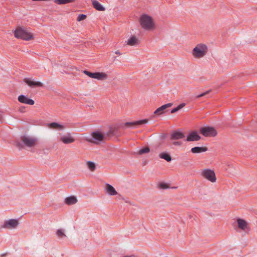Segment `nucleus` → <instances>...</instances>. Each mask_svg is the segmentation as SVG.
<instances>
[{"mask_svg": "<svg viewBox=\"0 0 257 257\" xmlns=\"http://www.w3.org/2000/svg\"><path fill=\"white\" fill-rule=\"evenodd\" d=\"M141 28L147 31H153L156 28V23L154 18L147 14H142L139 18Z\"/></svg>", "mask_w": 257, "mask_h": 257, "instance_id": "nucleus-1", "label": "nucleus"}, {"mask_svg": "<svg viewBox=\"0 0 257 257\" xmlns=\"http://www.w3.org/2000/svg\"><path fill=\"white\" fill-rule=\"evenodd\" d=\"M115 53L116 54L121 55V53H120V51L119 50H117V51H115Z\"/></svg>", "mask_w": 257, "mask_h": 257, "instance_id": "nucleus-35", "label": "nucleus"}, {"mask_svg": "<svg viewBox=\"0 0 257 257\" xmlns=\"http://www.w3.org/2000/svg\"><path fill=\"white\" fill-rule=\"evenodd\" d=\"M182 143L180 142L175 141L172 143V145L174 146H180Z\"/></svg>", "mask_w": 257, "mask_h": 257, "instance_id": "nucleus-32", "label": "nucleus"}, {"mask_svg": "<svg viewBox=\"0 0 257 257\" xmlns=\"http://www.w3.org/2000/svg\"><path fill=\"white\" fill-rule=\"evenodd\" d=\"M14 34L16 38L25 41H30L34 39L33 34L22 26H18L14 30Z\"/></svg>", "mask_w": 257, "mask_h": 257, "instance_id": "nucleus-2", "label": "nucleus"}, {"mask_svg": "<svg viewBox=\"0 0 257 257\" xmlns=\"http://www.w3.org/2000/svg\"><path fill=\"white\" fill-rule=\"evenodd\" d=\"M77 202L76 197L71 196L66 198L65 199V202L67 205H72L75 204Z\"/></svg>", "mask_w": 257, "mask_h": 257, "instance_id": "nucleus-22", "label": "nucleus"}, {"mask_svg": "<svg viewBox=\"0 0 257 257\" xmlns=\"http://www.w3.org/2000/svg\"><path fill=\"white\" fill-rule=\"evenodd\" d=\"M83 73L91 78L96 79L98 80H103L108 77L107 75L104 72L92 73L87 70L83 71Z\"/></svg>", "mask_w": 257, "mask_h": 257, "instance_id": "nucleus-6", "label": "nucleus"}, {"mask_svg": "<svg viewBox=\"0 0 257 257\" xmlns=\"http://www.w3.org/2000/svg\"><path fill=\"white\" fill-rule=\"evenodd\" d=\"M126 44L131 46H135L139 44V40L137 37L133 36L127 40Z\"/></svg>", "mask_w": 257, "mask_h": 257, "instance_id": "nucleus-19", "label": "nucleus"}, {"mask_svg": "<svg viewBox=\"0 0 257 257\" xmlns=\"http://www.w3.org/2000/svg\"><path fill=\"white\" fill-rule=\"evenodd\" d=\"M60 141L65 145L71 144L75 142V139L70 134L68 133L60 137Z\"/></svg>", "mask_w": 257, "mask_h": 257, "instance_id": "nucleus-11", "label": "nucleus"}, {"mask_svg": "<svg viewBox=\"0 0 257 257\" xmlns=\"http://www.w3.org/2000/svg\"><path fill=\"white\" fill-rule=\"evenodd\" d=\"M200 175L204 179L211 183L216 181V177L214 171L210 169H203L200 172Z\"/></svg>", "mask_w": 257, "mask_h": 257, "instance_id": "nucleus-4", "label": "nucleus"}, {"mask_svg": "<svg viewBox=\"0 0 257 257\" xmlns=\"http://www.w3.org/2000/svg\"><path fill=\"white\" fill-rule=\"evenodd\" d=\"M160 158L166 160L168 162L171 161L172 158L169 154L167 153H162L159 154Z\"/></svg>", "mask_w": 257, "mask_h": 257, "instance_id": "nucleus-25", "label": "nucleus"}, {"mask_svg": "<svg viewBox=\"0 0 257 257\" xmlns=\"http://www.w3.org/2000/svg\"><path fill=\"white\" fill-rule=\"evenodd\" d=\"M17 146L18 147H20L21 146V144L19 143H18L17 144Z\"/></svg>", "mask_w": 257, "mask_h": 257, "instance_id": "nucleus-36", "label": "nucleus"}, {"mask_svg": "<svg viewBox=\"0 0 257 257\" xmlns=\"http://www.w3.org/2000/svg\"><path fill=\"white\" fill-rule=\"evenodd\" d=\"M150 152V149L148 147H146L145 148L139 150L138 154L139 155H142L144 154L148 153Z\"/></svg>", "mask_w": 257, "mask_h": 257, "instance_id": "nucleus-29", "label": "nucleus"}, {"mask_svg": "<svg viewBox=\"0 0 257 257\" xmlns=\"http://www.w3.org/2000/svg\"><path fill=\"white\" fill-rule=\"evenodd\" d=\"M201 137L196 131H192L187 135L186 141L194 142L200 140Z\"/></svg>", "mask_w": 257, "mask_h": 257, "instance_id": "nucleus-13", "label": "nucleus"}, {"mask_svg": "<svg viewBox=\"0 0 257 257\" xmlns=\"http://www.w3.org/2000/svg\"><path fill=\"white\" fill-rule=\"evenodd\" d=\"M19 224L18 219H10L5 221L2 227L10 230L16 228Z\"/></svg>", "mask_w": 257, "mask_h": 257, "instance_id": "nucleus-8", "label": "nucleus"}, {"mask_svg": "<svg viewBox=\"0 0 257 257\" xmlns=\"http://www.w3.org/2000/svg\"><path fill=\"white\" fill-rule=\"evenodd\" d=\"M207 151V148L205 147H195L191 149V152L193 153H200Z\"/></svg>", "mask_w": 257, "mask_h": 257, "instance_id": "nucleus-23", "label": "nucleus"}, {"mask_svg": "<svg viewBox=\"0 0 257 257\" xmlns=\"http://www.w3.org/2000/svg\"><path fill=\"white\" fill-rule=\"evenodd\" d=\"M86 166L88 169L91 172H94L96 169V165L95 163L91 161H87Z\"/></svg>", "mask_w": 257, "mask_h": 257, "instance_id": "nucleus-24", "label": "nucleus"}, {"mask_svg": "<svg viewBox=\"0 0 257 257\" xmlns=\"http://www.w3.org/2000/svg\"><path fill=\"white\" fill-rule=\"evenodd\" d=\"M86 15L84 14H80L78 16L77 20L78 22H80L81 21L84 20L86 18Z\"/></svg>", "mask_w": 257, "mask_h": 257, "instance_id": "nucleus-30", "label": "nucleus"}, {"mask_svg": "<svg viewBox=\"0 0 257 257\" xmlns=\"http://www.w3.org/2000/svg\"><path fill=\"white\" fill-rule=\"evenodd\" d=\"M18 100L20 102L22 103L28 105H32L35 103L34 100L24 95H21L19 96L18 97Z\"/></svg>", "mask_w": 257, "mask_h": 257, "instance_id": "nucleus-14", "label": "nucleus"}, {"mask_svg": "<svg viewBox=\"0 0 257 257\" xmlns=\"http://www.w3.org/2000/svg\"><path fill=\"white\" fill-rule=\"evenodd\" d=\"M21 140L25 146L29 148H34L37 145L38 139L30 136H23L21 137Z\"/></svg>", "mask_w": 257, "mask_h": 257, "instance_id": "nucleus-5", "label": "nucleus"}, {"mask_svg": "<svg viewBox=\"0 0 257 257\" xmlns=\"http://www.w3.org/2000/svg\"><path fill=\"white\" fill-rule=\"evenodd\" d=\"M93 7L97 11H104L105 8L96 0H91Z\"/></svg>", "mask_w": 257, "mask_h": 257, "instance_id": "nucleus-20", "label": "nucleus"}, {"mask_svg": "<svg viewBox=\"0 0 257 257\" xmlns=\"http://www.w3.org/2000/svg\"><path fill=\"white\" fill-rule=\"evenodd\" d=\"M148 119H143V120L136 121H134V122H126L124 124V125L126 127L134 126H136V125H142L143 124H146V123H148Z\"/></svg>", "mask_w": 257, "mask_h": 257, "instance_id": "nucleus-16", "label": "nucleus"}, {"mask_svg": "<svg viewBox=\"0 0 257 257\" xmlns=\"http://www.w3.org/2000/svg\"><path fill=\"white\" fill-rule=\"evenodd\" d=\"M173 105V104L172 103H169L166 104H164L161 107L157 108L155 111L154 113L158 114V115H161L163 114L165 112V110L167 109V108L170 107Z\"/></svg>", "mask_w": 257, "mask_h": 257, "instance_id": "nucleus-15", "label": "nucleus"}, {"mask_svg": "<svg viewBox=\"0 0 257 257\" xmlns=\"http://www.w3.org/2000/svg\"><path fill=\"white\" fill-rule=\"evenodd\" d=\"M92 138L88 139L87 141L90 143L98 144L104 139V136L99 132H93L92 135Z\"/></svg>", "mask_w": 257, "mask_h": 257, "instance_id": "nucleus-9", "label": "nucleus"}, {"mask_svg": "<svg viewBox=\"0 0 257 257\" xmlns=\"http://www.w3.org/2000/svg\"><path fill=\"white\" fill-rule=\"evenodd\" d=\"M237 226L238 229L241 231L248 233L250 230V226L248 223L245 220L241 218L236 219Z\"/></svg>", "mask_w": 257, "mask_h": 257, "instance_id": "nucleus-10", "label": "nucleus"}, {"mask_svg": "<svg viewBox=\"0 0 257 257\" xmlns=\"http://www.w3.org/2000/svg\"><path fill=\"white\" fill-rule=\"evenodd\" d=\"M208 48L206 44L199 43L193 49L191 54L196 59H201L207 54Z\"/></svg>", "mask_w": 257, "mask_h": 257, "instance_id": "nucleus-3", "label": "nucleus"}, {"mask_svg": "<svg viewBox=\"0 0 257 257\" xmlns=\"http://www.w3.org/2000/svg\"><path fill=\"white\" fill-rule=\"evenodd\" d=\"M185 137L184 135L179 132H175L171 134V140H179L183 139Z\"/></svg>", "mask_w": 257, "mask_h": 257, "instance_id": "nucleus-21", "label": "nucleus"}, {"mask_svg": "<svg viewBox=\"0 0 257 257\" xmlns=\"http://www.w3.org/2000/svg\"><path fill=\"white\" fill-rule=\"evenodd\" d=\"M75 0H54V2L58 5H64L75 2Z\"/></svg>", "mask_w": 257, "mask_h": 257, "instance_id": "nucleus-26", "label": "nucleus"}, {"mask_svg": "<svg viewBox=\"0 0 257 257\" xmlns=\"http://www.w3.org/2000/svg\"><path fill=\"white\" fill-rule=\"evenodd\" d=\"M105 191L109 195L113 196L117 194L115 188L110 184H107L105 187Z\"/></svg>", "mask_w": 257, "mask_h": 257, "instance_id": "nucleus-18", "label": "nucleus"}, {"mask_svg": "<svg viewBox=\"0 0 257 257\" xmlns=\"http://www.w3.org/2000/svg\"><path fill=\"white\" fill-rule=\"evenodd\" d=\"M185 105V103H181L180 105H179L177 107L172 109L171 111V112L172 113H175V112L178 111L179 110L182 108L183 107H184Z\"/></svg>", "mask_w": 257, "mask_h": 257, "instance_id": "nucleus-28", "label": "nucleus"}, {"mask_svg": "<svg viewBox=\"0 0 257 257\" xmlns=\"http://www.w3.org/2000/svg\"><path fill=\"white\" fill-rule=\"evenodd\" d=\"M33 1H42V0H33Z\"/></svg>", "mask_w": 257, "mask_h": 257, "instance_id": "nucleus-38", "label": "nucleus"}, {"mask_svg": "<svg viewBox=\"0 0 257 257\" xmlns=\"http://www.w3.org/2000/svg\"><path fill=\"white\" fill-rule=\"evenodd\" d=\"M208 91H207V92H205L202 93H201V94H199V95H197V96H196V98H200V97H202V96H204L205 95H206V94H207V93H208Z\"/></svg>", "mask_w": 257, "mask_h": 257, "instance_id": "nucleus-33", "label": "nucleus"}, {"mask_svg": "<svg viewBox=\"0 0 257 257\" xmlns=\"http://www.w3.org/2000/svg\"><path fill=\"white\" fill-rule=\"evenodd\" d=\"M24 82L26 83L31 88H35L43 86V84L42 82L39 81H34L31 78H25L23 80Z\"/></svg>", "mask_w": 257, "mask_h": 257, "instance_id": "nucleus-12", "label": "nucleus"}, {"mask_svg": "<svg viewBox=\"0 0 257 257\" xmlns=\"http://www.w3.org/2000/svg\"><path fill=\"white\" fill-rule=\"evenodd\" d=\"M160 187L162 189H167L168 188V185H167L166 184H165V183H161L160 185Z\"/></svg>", "mask_w": 257, "mask_h": 257, "instance_id": "nucleus-31", "label": "nucleus"}, {"mask_svg": "<svg viewBox=\"0 0 257 257\" xmlns=\"http://www.w3.org/2000/svg\"><path fill=\"white\" fill-rule=\"evenodd\" d=\"M122 257H138V256L136 255L132 254V255H126L123 256Z\"/></svg>", "mask_w": 257, "mask_h": 257, "instance_id": "nucleus-34", "label": "nucleus"}, {"mask_svg": "<svg viewBox=\"0 0 257 257\" xmlns=\"http://www.w3.org/2000/svg\"><path fill=\"white\" fill-rule=\"evenodd\" d=\"M200 133L206 137H214L217 135V131L212 127H202L200 128Z\"/></svg>", "mask_w": 257, "mask_h": 257, "instance_id": "nucleus-7", "label": "nucleus"}, {"mask_svg": "<svg viewBox=\"0 0 257 257\" xmlns=\"http://www.w3.org/2000/svg\"><path fill=\"white\" fill-rule=\"evenodd\" d=\"M56 234L59 238H63L66 236L64 231L62 229H58L56 232Z\"/></svg>", "mask_w": 257, "mask_h": 257, "instance_id": "nucleus-27", "label": "nucleus"}, {"mask_svg": "<svg viewBox=\"0 0 257 257\" xmlns=\"http://www.w3.org/2000/svg\"><path fill=\"white\" fill-rule=\"evenodd\" d=\"M2 118V115L1 113H0V121H1Z\"/></svg>", "mask_w": 257, "mask_h": 257, "instance_id": "nucleus-37", "label": "nucleus"}, {"mask_svg": "<svg viewBox=\"0 0 257 257\" xmlns=\"http://www.w3.org/2000/svg\"><path fill=\"white\" fill-rule=\"evenodd\" d=\"M48 127L50 128L56 130L58 131L63 130L65 128L64 125L58 123L57 122H52L48 124Z\"/></svg>", "mask_w": 257, "mask_h": 257, "instance_id": "nucleus-17", "label": "nucleus"}]
</instances>
